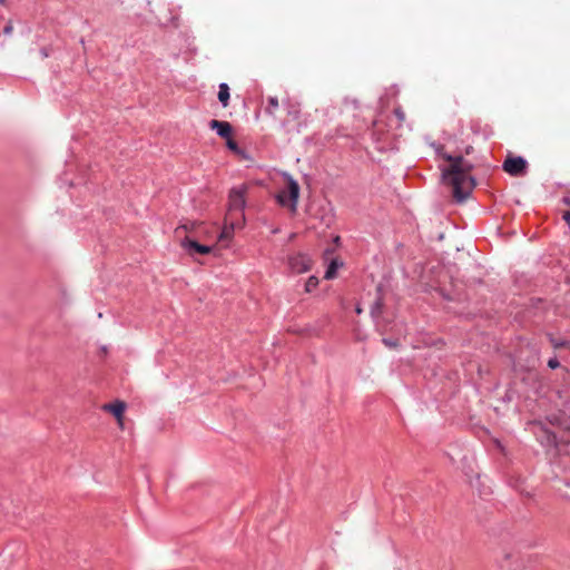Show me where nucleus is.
Returning <instances> with one entry per match:
<instances>
[{"instance_id":"obj_22","label":"nucleus","mask_w":570,"mask_h":570,"mask_svg":"<svg viewBox=\"0 0 570 570\" xmlns=\"http://www.w3.org/2000/svg\"><path fill=\"white\" fill-rule=\"evenodd\" d=\"M383 342H384L385 345H387L390 347H394L396 345L395 343H393V342H391L389 340H383Z\"/></svg>"},{"instance_id":"obj_25","label":"nucleus","mask_w":570,"mask_h":570,"mask_svg":"<svg viewBox=\"0 0 570 570\" xmlns=\"http://www.w3.org/2000/svg\"><path fill=\"white\" fill-rule=\"evenodd\" d=\"M0 3H4V0H0Z\"/></svg>"},{"instance_id":"obj_14","label":"nucleus","mask_w":570,"mask_h":570,"mask_svg":"<svg viewBox=\"0 0 570 570\" xmlns=\"http://www.w3.org/2000/svg\"><path fill=\"white\" fill-rule=\"evenodd\" d=\"M318 285V278L316 276H311L305 283V292H313Z\"/></svg>"},{"instance_id":"obj_1","label":"nucleus","mask_w":570,"mask_h":570,"mask_svg":"<svg viewBox=\"0 0 570 570\" xmlns=\"http://www.w3.org/2000/svg\"><path fill=\"white\" fill-rule=\"evenodd\" d=\"M450 167L443 170V179L452 186L453 198L463 202L474 188V179L470 175L472 165L462 157L448 156Z\"/></svg>"},{"instance_id":"obj_16","label":"nucleus","mask_w":570,"mask_h":570,"mask_svg":"<svg viewBox=\"0 0 570 570\" xmlns=\"http://www.w3.org/2000/svg\"><path fill=\"white\" fill-rule=\"evenodd\" d=\"M278 107V100L276 97L268 98V106L266 107V111L271 115L274 114V110Z\"/></svg>"},{"instance_id":"obj_5","label":"nucleus","mask_w":570,"mask_h":570,"mask_svg":"<svg viewBox=\"0 0 570 570\" xmlns=\"http://www.w3.org/2000/svg\"><path fill=\"white\" fill-rule=\"evenodd\" d=\"M291 271L295 274H303L312 268V259L304 253L289 255L287 258Z\"/></svg>"},{"instance_id":"obj_7","label":"nucleus","mask_w":570,"mask_h":570,"mask_svg":"<svg viewBox=\"0 0 570 570\" xmlns=\"http://www.w3.org/2000/svg\"><path fill=\"white\" fill-rule=\"evenodd\" d=\"M102 410L111 413L120 429H124V412L126 410V404L122 401H117L115 403H108L102 405Z\"/></svg>"},{"instance_id":"obj_9","label":"nucleus","mask_w":570,"mask_h":570,"mask_svg":"<svg viewBox=\"0 0 570 570\" xmlns=\"http://www.w3.org/2000/svg\"><path fill=\"white\" fill-rule=\"evenodd\" d=\"M550 442H553L558 451L570 456V431L567 432V436L562 438L559 442L554 433L548 436Z\"/></svg>"},{"instance_id":"obj_10","label":"nucleus","mask_w":570,"mask_h":570,"mask_svg":"<svg viewBox=\"0 0 570 570\" xmlns=\"http://www.w3.org/2000/svg\"><path fill=\"white\" fill-rule=\"evenodd\" d=\"M200 225H202L200 223L188 220V222L179 225L175 229V234L179 238V240L184 237L183 234L189 235V236H195L194 233H195L196 228Z\"/></svg>"},{"instance_id":"obj_3","label":"nucleus","mask_w":570,"mask_h":570,"mask_svg":"<svg viewBox=\"0 0 570 570\" xmlns=\"http://www.w3.org/2000/svg\"><path fill=\"white\" fill-rule=\"evenodd\" d=\"M299 196V186L295 179L287 177V191H281L277 200L282 206H287L293 213L296 212Z\"/></svg>"},{"instance_id":"obj_4","label":"nucleus","mask_w":570,"mask_h":570,"mask_svg":"<svg viewBox=\"0 0 570 570\" xmlns=\"http://www.w3.org/2000/svg\"><path fill=\"white\" fill-rule=\"evenodd\" d=\"M180 246L191 257H194L196 254L207 255L213 250L212 246L202 245L198 243L196 236L189 235H184V237L180 239Z\"/></svg>"},{"instance_id":"obj_6","label":"nucleus","mask_w":570,"mask_h":570,"mask_svg":"<svg viewBox=\"0 0 570 570\" xmlns=\"http://www.w3.org/2000/svg\"><path fill=\"white\" fill-rule=\"evenodd\" d=\"M528 163L524 158L509 156L503 163V170L511 176H521L525 173Z\"/></svg>"},{"instance_id":"obj_23","label":"nucleus","mask_w":570,"mask_h":570,"mask_svg":"<svg viewBox=\"0 0 570 570\" xmlns=\"http://www.w3.org/2000/svg\"><path fill=\"white\" fill-rule=\"evenodd\" d=\"M355 312H356L357 314H361L363 311H362V308H361L360 306H357V307H356V309H355Z\"/></svg>"},{"instance_id":"obj_21","label":"nucleus","mask_w":570,"mask_h":570,"mask_svg":"<svg viewBox=\"0 0 570 570\" xmlns=\"http://www.w3.org/2000/svg\"><path fill=\"white\" fill-rule=\"evenodd\" d=\"M563 219H564L568 224H570V212H564V213H563Z\"/></svg>"},{"instance_id":"obj_24","label":"nucleus","mask_w":570,"mask_h":570,"mask_svg":"<svg viewBox=\"0 0 570 570\" xmlns=\"http://www.w3.org/2000/svg\"><path fill=\"white\" fill-rule=\"evenodd\" d=\"M42 56L46 58L48 57V52L46 51V49L42 50Z\"/></svg>"},{"instance_id":"obj_18","label":"nucleus","mask_w":570,"mask_h":570,"mask_svg":"<svg viewBox=\"0 0 570 570\" xmlns=\"http://www.w3.org/2000/svg\"><path fill=\"white\" fill-rule=\"evenodd\" d=\"M548 366H549L550 368H557V367H559V366H560V363L558 362V360H557V358H551V360H549V362H548Z\"/></svg>"},{"instance_id":"obj_20","label":"nucleus","mask_w":570,"mask_h":570,"mask_svg":"<svg viewBox=\"0 0 570 570\" xmlns=\"http://www.w3.org/2000/svg\"><path fill=\"white\" fill-rule=\"evenodd\" d=\"M12 29H13V28H12V26L9 23V24H7V26L4 27L3 32H4V33H7V35H9V33H11V32H12Z\"/></svg>"},{"instance_id":"obj_17","label":"nucleus","mask_w":570,"mask_h":570,"mask_svg":"<svg viewBox=\"0 0 570 570\" xmlns=\"http://www.w3.org/2000/svg\"><path fill=\"white\" fill-rule=\"evenodd\" d=\"M394 114H395V116L397 117V119L400 121H404L405 120V112L401 108H396L394 110Z\"/></svg>"},{"instance_id":"obj_19","label":"nucleus","mask_w":570,"mask_h":570,"mask_svg":"<svg viewBox=\"0 0 570 570\" xmlns=\"http://www.w3.org/2000/svg\"><path fill=\"white\" fill-rule=\"evenodd\" d=\"M380 309H381V302H376L375 305L373 306L372 311H371L372 315L379 314Z\"/></svg>"},{"instance_id":"obj_15","label":"nucleus","mask_w":570,"mask_h":570,"mask_svg":"<svg viewBox=\"0 0 570 570\" xmlns=\"http://www.w3.org/2000/svg\"><path fill=\"white\" fill-rule=\"evenodd\" d=\"M226 146L229 150H232L233 153L237 154V155H240L242 154V150L240 148L238 147L237 142L232 139L230 137L226 139Z\"/></svg>"},{"instance_id":"obj_2","label":"nucleus","mask_w":570,"mask_h":570,"mask_svg":"<svg viewBox=\"0 0 570 570\" xmlns=\"http://www.w3.org/2000/svg\"><path fill=\"white\" fill-rule=\"evenodd\" d=\"M247 185L243 184L236 187H233L229 190L228 195V213L226 215V219L228 218H236L239 220H244V214L243 209L246 205V193H247Z\"/></svg>"},{"instance_id":"obj_12","label":"nucleus","mask_w":570,"mask_h":570,"mask_svg":"<svg viewBox=\"0 0 570 570\" xmlns=\"http://www.w3.org/2000/svg\"><path fill=\"white\" fill-rule=\"evenodd\" d=\"M218 99L223 104L224 107H226L228 105L229 87L227 83L219 85Z\"/></svg>"},{"instance_id":"obj_8","label":"nucleus","mask_w":570,"mask_h":570,"mask_svg":"<svg viewBox=\"0 0 570 570\" xmlns=\"http://www.w3.org/2000/svg\"><path fill=\"white\" fill-rule=\"evenodd\" d=\"M209 127L212 129H215L222 138H226V139L230 137L232 131H233V127L229 122L220 121V120H216V119H214L209 122Z\"/></svg>"},{"instance_id":"obj_11","label":"nucleus","mask_w":570,"mask_h":570,"mask_svg":"<svg viewBox=\"0 0 570 570\" xmlns=\"http://www.w3.org/2000/svg\"><path fill=\"white\" fill-rule=\"evenodd\" d=\"M238 222H239V219H236V218H228V219L225 218V226H224L223 230L220 232L218 239L222 242L232 239V237L234 235V229Z\"/></svg>"},{"instance_id":"obj_13","label":"nucleus","mask_w":570,"mask_h":570,"mask_svg":"<svg viewBox=\"0 0 570 570\" xmlns=\"http://www.w3.org/2000/svg\"><path fill=\"white\" fill-rule=\"evenodd\" d=\"M337 266H338V263L336 261H332L330 266L327 267L326 272H325V275L324 277L326 279H332L335 277L336 275V269H337Z\"/></svg>"}]
</instances>
